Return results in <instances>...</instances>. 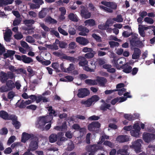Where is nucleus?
<instances>
[{"instance_id": "nucleus-1", "label": "nucleus", "mask_w": 155, "mask_h": 155, "mask_svg": "<svg viewBox=\"0 0 155 155\" xmlns=\"http://www.w3.org/2000/svg\"><path fill=\"white\" fill-rule=\"evenodd\" d=\"M47 108L49 111V115L46 116L40 117L38 118L36 123V126L38 128H41L46 123L50 122L53 119V116L57 115L56 112L53 110L51 107L49 106Z\"/></svg>"}, {"instance_id": "nucleus-2", "label": "nucleus", "mask_w": 155, "mask_h": 155, "mask_svg": "<svg viewBox=\"0 0 155 155\" xmlns=\"http://www.w3.org/2000/svg\"><path fill=\"white\" fill-rule=\"evenodd\" d=\"M100 97L99 96L97 95H94L90 98L87 99L86 101H82L81 102V103L83 104L85 107H90L93 104H94L95 102L98 101Z\"/></svg>"}, {"instance_id": "nucleus-3", "label": "nucleus", "mask_w": 155, "mask_h": 155, "mask_svg": "<svg viewBox=\"0 0 155 155\" xmlns=\"http://www.w3.org/2000/svg\"><path fill=\"white\" fill-rule=\"evenodd\" d=\"M133 130L130 131V134L133 137H139L141 133V128L139 126V123L136 122L133 126Z\"/></svg>"}, {"instance_id": "nucleus-4", "label": "nucleus", "mask_w": 155, "mask_h": 155, "mask_svg": "<svg viewBox=\"0 0 155 155\" xmlns=\"http://www.w3.org/2000/svg\"><path fill=\"white\" fill-rule=\"evenodd\" d=\"M88 61L84 57L81 58V60L79 62V66L82 67L84 70L89 71L93 72L95 69L94 66L93 68L91 69L88 67Z\"/></svg>"}, {"instance_id": "nucleus-5", "label": "nucleus", "mask_w": 155, "mask_h": 155, "mask_svg": "<svg viewBox=\"0 0 155 155\" xmlns=\"http://www.w3.org/2000/svg\"><path fill=\"white\" fill-rule=\"evenodd\" d=\"M125 61V59L124 58L119 59L115 58L113 59L112 62L114 66L116 67L117 69H120L123 67L124 65H123V64L124 63Z\"/></svg>"}, {"instance_id": "nucleus-6", "label": "nucleus", "mask_w": 155, "mask_h": 155, "mask_svg": "<svg viewBox=\"0 0 155 155\" xmlns=\"http://www.w3.org/2000/svg\"><path fill=\"white\" fill-rule=\"evenodd\" d=\"M38 139L36 137H34L32 139L28 148L29 150L33 151L37 149L38 147Z\"/></svg>"}, {"instance_id": "nucleus-7", "label": "nucleus", "mask_w": 155, "mask_h": 155, "mask_svg": "<svg viewBox=\"0 0 155 155\" xmlns=\"http://www.w3.org/2000/svg\"><path fill=\"white\" fill-rule=\"evenodd\" d=\"M142 143V140L140 139L137 140L132 143L131 147L135 149L136 153H138L140 152Z\"/></svg>"}, {"instance_id": "nucleus-8", "label": "nucleus", "mask_w": 155, "mask_h": 155, "mask_svg": "<svg viewBox=\"0 0 155 155\" xmlns=\"http://www.w3.org/2000/svg\"><path fill=\"white\" fill-rule=\"evenodd\" d=\"M90 94L89 91L86 88L79 89L78 90V96L79 98H83Z\"/></svg>"}, {"instance_id": "nucleus-9", "label": "nucleus", "mask_w": 155, "mask_h": 155, "mask_svg": "<svg viewBox=\"0 0 155 155\" xmlns=\"http://www.w3.org/2000/svg\"><path fill=\"white\" fill-rule=\"evenodd\" d=\"M143 139L145 142L148 143L155 139V135L145 133L143 134Z\"/></svg>"}, {"instance_id": "nucleus-10", "label": "nucleus", "mask_w": 155, "mask_h": 155, "mask_svg": "<svg viewBox=\"0 0 155 155\" xmlns=\"http://www.w3.org/2000/svg\"><path fill=\"white\" fill-rule=\"evenodd\" d=\"M79 31V34L82 36H86L89 31V30L87 28L81 26L78 27Z\"/></svg>"}, {"instance_id": "nucleus-11", "label": "nucleus", "mask_w": 155, "mask_h": 155, "mask_svg": "<svg viewBox=\"0 0 155 155\" xmlns=\"http://www.w3.org/2000/svg\"><path fill=\"white\" fill-rule=\"evenodd\" d=\"M33 137V135L32 134L24 132L22 134L21 141L22 142L25 143L27 141Z\"/></svg>"}, {"instance_id": "nucleus-12", "label": "nucleus", "mask_w": 155, "mask_h": 155, "mask_svg": "<svg viewBox=\"0 0 155 155\" xmlns=\"http://www.w3.org/2000/svg\"><path fill=\"white\" fill-rule=\"evenodd\" d=\"M101 3L105 6L110 8L113 9H116L117 7V4L113 2L102 1L101 2Z\"/></svg>"}, {"instance_id": "nucleus-13", "label": "nucleus", "mask_w": 155, "mask_h": 155, "mask_svg": "<svg viewBox=\"0 0 155 155\" xmlns=\"http://www.w3.org/2000/svg\"><path fill=\"white\" fill-rule=\"evenodd\" d=\"M100 127V124L98 122H94L92 123L88 126V130L90 131H93L96 128H99Z\"/></svg>"}, {"instance_id": "nucleus-14", "label": "nucleus", "mask_w": 155, "mask_h": 155, "mask_svg": "<svg viewBox=\"0 0 155 155\" xmlns=\"http://www.w3.org/2000/svg\"><path fill=\"white\" fill-rule=\"evenodd\" d=\"M76 41L79 44L83 45H85L89 43V41L87 39L81 37L77 38H76Z\"/></svg>"}, {"instance_id": "nucleus-15", "label": "nucleus", "mask_w": 155, "mask_h": 155, "mask_svg": "<svg viewBox=\"0 0 155 155\" xmlns=\"http://www.w3.org/2000/svg\"><path fill=\"white\" fill-rule=\"evenodd\" d=\"M129 138L127 136L120 135L116 139V141L119 143H123L129 140Z\"/></svg>"}, {"instance_id": "nucleus-16", "label": "nucleus", "mask_w": 155, "mask_h": 155, "mask_svg": "<svg viewBox=\"0 0 155 155\" xmlns=\"http://www.w3.org/2000/svg\"><path fill=\"white\" fill-rule=\"evenodd\" d=\"M33 2L36 4H31L30 7L32 8H38L40 7V5H41L44 3V2L42 0H33Z\"/></svg>"}, {"instance_id": "nucleus-17", "label": "nucleus", "mask_w": 155, "mask_h": 155, "mask_svg": "<svg viewBox=\"0 0 155 155\" xmlns=\"http://www.w3.org/2000/svg\"><path fill=\"white\" fill-rule=\"evenodd\" d=\"M98 143L97 145H92L91 147V151L95 153L99 150L104 151V150L103 147L100 145Z\"/></svg>"}, {"instance_id": "nucleus-18", "label": "nucleus", "mask_w": 155, "mask_h": 155, "mask_svg": "<svg viewBox=\"0 0 155 155\" xmlns=\"http://www.w3.org/2000/svg\"><path fill=\"white\" fill-rule=\"evenodd\" d=\"M114 18H113L108 19L106 21L105 24L107 28V32H111L112 30L110 28H109V27L110 26L114 23Z\"/></svg>"}, {"instance_id": "nucleus-19", "label": "nucleus", "mask_w": 155, "mask_h": 155, "mask_svg": "<svg viewBox=\"0 0 155 155\" xmlns=\"http://www.w3.org/2000/svg\"><path fill=\"white\" fill-rule=\"evenodd\" d=\"M81 14L82 17L86 19L89 18L91 16L90 13L88 12L86 10L82 9L81 10Z\"/></svg>"}, {"instance_id": "nucleus-20", "label": "nucleus", "mask_w": 155, "mask_h": 155, "mask_svg": "<svg viewBox=\"0 0 155 155\" xmlns=\"http://www.w3.org/2000/svg\"><path fill=\"white\" fill-rule=\"evenodd\" d=\"M95 81H97V84H98L101 86H104L107 81L105 78L99 77H97Z\"/></svg>"}, {"instance_id": "nucleus-21", "label": "nucleus", "mask_w": 155, "mask_h": 155, "mask_svg": "<svg viewBox=\"0 0 155 155\" xmlns=\"http://www.w3.org/2000/svg\"><path fill=\"white\" fill-rule=\"evenodd\" d=\"M128 149V147L127 146H125L122 149L119 150L117 151V153L121 154V155H127V150Z\"/></svg>"}, {"instance_id": "nucleus-22", "label": "nucleus", "mask_w": 155, "mask_h": 155, "mask_svg": "<svg viewBox=\"0 0 155 155\" xmlns=\"http://www.w3.org/2000/svg\"><path fill=\"white\" fill-rule=\"evenodd\" d=\"M140 54V50L137 48H135L134 53L133 54L132 58L133 59H137L139 58Z\"/></svg>"}, {"instance_id": "nucleus-23", "label": "nucleus", "mask_w": 155, "mask_h": 155, "mask_svg": "<svg viewBox=\"0 0 155 155\" xmlns=\"http://www.w3.org/2000/svg\"><path fill=\"white\" fill-rule=\"evenodd\" d=\"M12 34V31L11 30L8 29L6 30L4 35V38L5 40L7 41H9Z\"/></svg>"}, {"instance_id": "nucleus-24", "label": "nucleus", "mask_w": 155, "mask_h": 155, "mask_svg": "<svg viewBox=\"0 0 155 155\" xmlns=\"http://www.w3.org/2000/svg\"><path fill=\"white\" fill-rule=\"evenodd\" d=\"M126 100V98L123 97H118L113 100L111 101V103L113 105L115 104L117 102H122L125 101Z\"/></svg>"}, {"instance_id": "nucleus-25", "label": "nucleus", "mask_w": 155, "mask_h": 155, "mask_svg": "<svg viewBox=\"0 0 155 155\" xmlns=\"http://www.w3.org/2000/svg\"><path fill=\"white\" fill-rule=\"evenodd\" d=\"M85 25L86 26H92L96 25L94 20L93 19L87 20L84 21Z\"/></svg>"}, {"instance_id": "nucleus-26", "label": "nucleus", "mask_w": 155, "mask_h": 155, "mask_svg": "<svg viewBox=\"0 0 155 155\" xmlns=\"http://www.w3.org/2000/svg\"><path fill=\"white\" fill-rule=\"evenodd\" d=\"M0 116L1 118L5 120L9 119L11 118L9 116L7 113L3 110L0 111Z\"/></svg>"}, {"instance_id": "nucleus-27", "label": "nucleus", "mask_w": 155, "mask_h": 155, "mask_svg": "<svg viewBox=\"0 0 155 155\" xmlns=\"http://www.w3.org/2000/svg\"><path fill=\"white\" fill-rule=\"evenodd\" d=\"M0 79L3 83L8 79V74L3 72L0 73Z\"/></svg>"}, {"instance_id": "nucleus-28", "label": "nucleus", "mask_w": 155, "mask_h": 155, "mask_svg": "<svg viewBox=\"0 0 155 155\" xmlns=\"http://www.w3.org/2000/svg\"><path fill=\"white\" fill-rule=\"evenodd\" d=\"M7 87L9 90H12L15 87V85L14 83L11 80L8 81L6 83Z\"/></svg>"}, {"instance_id": "nucleus-29", "label": "nucleus", "mask_w": 155, "mask_h": 155, "mask_svg": "<svg viewBox=\"0 0 155 155\" xmlns=\"http://www.w3.org/2000/svg\"><path fill=\"white\" fill-rule=\"evenodd\" d=\"M22 61L25 63L29 64L33 61V60L31 58L25 55H22Z\"/></svg>"}, {"instance_id": "nucleus-30", "label": "nucleus", "mask_w": 155, "mask_h": 155, "mask_svg": "<svg viewBox=\"0 0 155 155\" xmlns=\"http://www.w3.org/2000/svg\"><path fill=\"white\" fill-rule=\"evenodd\" d=\"M14 0H0V6L12 4Z\"/></svg>"}, {"instance_id": "nucleus-31", "label": "nucleus", "mask_w": 155, "mask_h": 155, "mask_svg": "<svg viewBox=\"0 0 155 155\" xmlns=\"http://www.w3.org/2000/svg\"><path fill=\"white\" fill-rule=\"evenodd\" d=\"M121 68L123 69V71L127 73L130 72L132 70V67L130 66H128L127 63L124 65Z\"/></svg>"}, {"instance_id": "nucleus-32", "label": "nucleus", "mask_w": 155, "mask_h": 155, "mask_svg": "<svg viewBox=\"0 0 155 155\" xmlns=\"http://www.w3.org/2000/svg\"><path fill=\"white\" fill-rule=\"evenodd\" d=\"M85 118L84 116L80 115H78L76 116H74L71 118V120L74 121L75 122H78V119L84 120Z\"/></svg>"}, {"instance_id": "nucleus-33", "label": "nucleus", "mask_w": 155, "mask_h": 155, "mask_svg": "<svg viewBox=\"0 0 155 155\" xmlns=\"http://www.w3.org/2000/svg\"><path fill=\"white\" fill-rule=\"evenodd\" d=\"M16 106L20 108H24L26 107L25 101L18 100L16 104Z\"/></svg>"}, {"instance_id": "nucleus-34", "label": "nucleus", "mask_w": 155, "mask_h": 155, "mask_svg": "<svg viewBox=\"0 0 155 155\" xmlns=\"http://www.w3.org/2000/svg\"><path fill=\"white\" fill-rule=\"evenodd\" d=\"M36 101L37 103H38L43 100V102H46L47 101V99L45 97H42L41 95H38L36 96Z\"/></svg>"}, {"instance_id": "nucleus-35", "label": "nucleus", "mask_w": 155, "mask_h": 155, "mask_svg": "<svg viewBox=\"0 0 155 155\" xmlns=\"http://www.w3.org/2000/svg\"><path fill=\"white\" fill-rule=\"evenodd\" d=\"M48 12V10L47 8H44L39 13V17L40 18L44 17Z\"/></svg>"}, {"instance_id": "nucleus-36", "label": "nucleus", "mask_w": 155, "mask_h": 155, "mask_svg": "<svg viewBox=\"0 0 155 155\" xmlns=\"http://www.w3.org/2000/svg\"><path fill=\"white\" fill-rule=\"evenodd\" d=\"M55 129L57 130L61 131L65 130L67 129L66 123H63L62 127L56 126L55 127Z\"/></svg>"}, {"instance_id": "nucleus-37", "label": "nucleus", "mask_w": 155, "mask_h": 155, "mask_svg": "<svg viewBox=\"0 0 155 155\" xmlns=\"http://www.w3.org/2000/svg\"><path fill=\"white\" fill-rule=\"evenodd\" d=\"M58 135L59 137H61V138L60 139V141H58L57 142V144L59 145H60L61 144V142L65 141L67 140V139L64 137H61L64 135V134L60 132L58 134Z\"/></svg>"}, {"instance_id": "nucleus-38", "label": "nucleus", "mask_w": 155, "mask_h": 155, "mask_svg": "<svg viewBox=\"0 0 155 155\" xmlns=\"http://www.w3.org/2000/svg\"><path fill=\"white\" fill-rule=\"evenodd\" d=\"M68 17L72 21H77L78 20L77 16L73 13H70L68 15Z\"/></svg>"}, {"instance_id": "nucleus-39", "label": "nucleus", "mask_w": 155, "mask_h": 155, "mask_svg": "<svg viewBox=\"0 0 155 155\" xmlns=\"http://www.w3.org/2000/svg\"><path fill=\"white\" fill-rule=\"evenodd\" d=\"M57 136L56 134H52L49 137V141L51 143H54L57 140Z\"/></svg>"}, {"instance_id": "nucleus-40", "label": "nucleus", "mask_w": 155, "mask_h": 155, "mask_svg": "<svg viewBox=\"0 0 155 155\" xmlns=\"http://www.w3.org/2000/svg\"><path fill=\"white\" fill-rule=\"evenodd\" d=\"M15 53V52L13 51L8 50L7 51L6 53L4 54V57L5 58H6L7 57L13 55Z\"/></svg>"}, {"instance_id": "nucleus-41", "label": "nucleus", "mask_w": 155, "mask_h": 155, "mask_svg": "<svg viewBox=\"0 0 155 155\" xmlns=\"http://www.w3.org/2000/svg\"><path fill=\"white\" fill-rule=\"evenodd\" d=\"M72 128L73 129L75 130H80V132L81 131L85 132V128H80V126L77 124H74L72 126Z\"/></svg>"}, {"instance_id": "nucleus-42", "label": "nucleus", "mask_w": 155, "mask_h": 155, "mask_svg": "<svg viewBox=\"0 0 155 155\" xmlns=\"http://www.w3.org/2000/svg\"><path fill=\"white\" fill-rule=\"evenodd\" d=\"M144 21L149 24H152L154 22L153 19L149 17H146L144 18Z\"/></svg>"}, {"instance_id": "nucleus-43", "label": "nucleus", "mask_w": 155, "mask_h": 155, "mask_svg": "<svg viewBox=\"0 0 155 155\" xmlns=\"http://www.w3.org/2000/svg\"><path fill=\"white\" fill-rule=\"evenodd\" d=\"M85 82L90 85H95L97 84V81L95 80L87 79L85 81Z\"/></svg>"}, {"instance_id": "nucleus-44", "label": "nucleus", "mask_w": 155, "mask_h": 155, "mask_svg": "<svg viewBox=\"0 0 155 155\" xmlns=\"http://www.w3.org/2000/svg\"><path fill=\"white\" fill-rule=\"evenodd\" d=\"M99 7L101 9L103 10L106 12H112L113 11L112 9L108 8L103 5H100Z\"/></svg>"}, {"instance_id": "nucleus-45", "label": "nucleus", "mask_w": 155, "mask_h": 155, "mask_svg": "<svg viewBox=\"0 0 155 155\" xmlns=\"http://www.w3.org/2000/svg\"><path fill=\"white\" fill-rule=\"evenodd\" d=\"M52 67L54 68L56 71L59 72L60 71L58 70L59 68V64L56 62L53 63L52 64Z\"/></svg>"}, {"instance_id": "nucleus-46", "label": "nucleus", "mask_w": 155, "mask_h": 155, "mask_svg": "<svg viewBox=\"0 0 155 155\" xmlns=\"http://www.w3.org/2000/svg\"><path fill=\"white\" fill-rule=\"evenodd\" d=\"M109 137L106 135H103L100 138L101 140L99 142V144H101L104 141L105 139H108Z\"/></svg>"}, {"instance_id": "nucleus-47", "label": "nucleus", "mask_w": 155, "mask_h": 155, "mask_svg": "<svg viewBox=\"0 0 155 155\" xmlns=\"http://www.w3.org/2000/svg\"><path fill=\"white\" fill-rule=\"evenodd\" d=\"M114 21H116L118 22H121L123 21V19L122 16L120 15H117L116 18H113Z\"/></svg>"}, {"instance_id": "nucleus-48", "label": "nucleus", "mask_w": 155, "mask_h": 155, "mask_svg": "<svg viewBox=\"0 0 155 155\" xmlns=\"http://www.w3.org/2000/svg\"><path fill=\"white\" fill-rule=\"evenodd\" d=\"M124 117L125 119L129 120H133V115L131 114H124Z\"/></svg>"}, {"instance_id": "nucleus-49", "label": "nucleus", "mask_w": 155, "mask_h": 155, "mask_svg": "<svg viewBox=\"0 0 155 155\" xmlns=\"http://www.w3.org/2000/svg\"><path fill=\"white\" fill-rule=\"evenodd\" d=\"M95 54V52H94V53L90 52L87 53L85 54L84 55V58L88 59L91 58L94 56V55Z\"/></svg>"}, {"instance_id": "nucleus-50", "label": "nucleus", "mask_w": 155, "mask_h": 155, "mask_svg": "<svg viewBox=\"0 0 155 155\" xmlns=\"http://www.w3.org/2000/svg\"><path fill=\"white\" fill-rule=\"evenodd\" d=\"M8 132V130L5 127L3 128L0 130V134L2 135H6Z\"/></svg>"}, {"instance_id": "nucleus-51", "label": "nucleus", "mask_w": 155, "mask_h": 155, "mask_svg": "<svg viewBox=\"0 0 155 155\" xmlns=\"http://www.w3.org/2000/svg\"><path fill=\"white\" fill-rule=\"evenodd\" d=\"M46 21L49 23H55L57 22V21L51 17H48L46 19Z\"/></svg>"}, {"instance_id": "nucleus-52", "label": "nucleus", "mask_w": 155, "mask_h": 155, "mask_svg": "<svg viewBox=\"0 0 155 155\" xmlns=\"http://www.w3.org/2000/svg\"><path fill=\"white\" fill-rule=\"evenodd\" d=\"M12 122L15 128L17 129H19L21 125L20 123L16 120H14Z\"/></svg>"}, {"instance_id": "nucleus-53", "label": "nucleus", "mask_w": 155, "mask_h": 155, "mask_svg": "<svg viewBox=\"0 0 155 155\" xmlns=\"http://www.w3.org/2000/svg\"><path fill=\"white\" fill-rule=\"evenodd\" d=\"M92 37L94 38L97 41L101 42V37L95 34H93L92 35Z\"/></svg>"}, {"instance_id": "nucleus-54", "label": "nucleus", "mask_w": 155, "mask_h": 155, "mask_svg": "<svg viewBox=\"0 0 155 155\" xmlns=\"http://www.w3.org/2000/svg\"><path fill=\"white\" fill-rule=\"evenodd\" d=\"M15 96V93L13 91H11L8 92V97L9 99H12Z\"/></svg>"}, {"instance_id": "nucleus-55", "label": "nucleus", "mask_w": 155, "mask_h": 155, "mask_svg": "<svg viewBox=\"0 0 155 155\" xmlns=\"http://www.w3.org/2000/svg\"><path fill=\"white\" fill-rule=\"evenodd\" d=\"M109 43L111 48L114 47L115 46H118L119 45V43L118 42L114 41H109Z\"/></svg>"}, {"instance_id": "nucleus-56", "label": "nucleus", "mask_w": 155, "mask_h": 155, "mask_svg": "<svg viewBox=\"0 0 155 155\" xmlns=\"http://www.w3.org/2000/svg\"><path fill=\"white\" fill-rule=\"evenodd\" d=\"M116 91H118V94L121 96L123 94H124V92L126 91V89L125 88H122L120 89H117Z\"/></svg>"}, {"instance_id": "nucleus-57", "label": "nucleus", "mask_w": 155, "mask_h": 155, "mask_svg": "<svg viewBox=\"0 0 155 155\" xmlns=\"http://www.w3.org/2000/svg\"><path fill=\"white\" fill-rule=\"evenodd\" d=\"M26 39L27 42L30 43H32L35 42L34 39L31 36H27Z\"/></svg>"}, {"instance_id": "nucleus-58", "label": "nucleus", "mask_w": 155, "mask_h": 155, "mask_svg": "<svg viewBox=\"0 0 155 155\" xmlns=\"http://www.w3.org/2000/svg\"><path fill=\"white\" fill-rule=\"evenodd\" d=\"M104 144L106 146H107L111 148L113 147L114 146V144L110 142L107 140L104 142Z\"/></svg>"}, {"instance_id": "nucleus-59", "label": "nucleus", "mask_w": 155, "mask_h": 155, "mask_svg": "<svg viewBox=\"0 0 155 155\" xmlns=\"http://www.w3.org/2000/svg\"><path fill=\"white\" fill-rule=\"evenodd\" d=\"M15 140V137L14 136H12L11 137L7 142V144L8 145L12 143H13Z\"/></svg>"}, {"instance_id": "nucleus-60", "label": "nucleus", "mask_w": 155, "mask_h": 155, "mask_svg": "<svg viewBox=\"0 0 155 155\" xmlns=\"http://www.w3.org/2000/svg\"><path fill=\"white\" fill-rule=\"evenodd\" d=\"M15 38L17 39H21L23 37V35L20 33H18L14 36Z\"/></svg>"}, {"instance_id": "nucleus-61", "label": "nucleus", "mask_w": 155, "mask_h": 155, "mask_svg": "<svg viewBox=\"0 0 155 155\" xmlns=\"http://www.w3.org/2000/svg\"><path fill=\"white\" fill-rule=\"evenodd\" d=\"M147 15V12L144 11H140L139 14V15L140 17L143 18L144 17L146 16Z\"/></svg>"}, {"instance_id": "nucleus-62", "label": "nucleus", "mask_w": 155, "mask_h": 155, "mask_svg": "<svg viewBox=\"0 0 155 155\" xmlns=\"http://www.w3.org/2000/svg\"><path fill=\"white\" fill-rule=\"evenodd\" d=\"M131 33V30L129 31V32L125 31L122 33L123 36L125 37H128Z\"/></svg>"}, {"instance_id": "nucleus-63", "label": "nucleus", "mask_w": 155, "mask_h": 155, "mask_svg": "<svg viewBox=\"0 0 155 155\" xmlns=\"http://www.w3.org/2000/svg\"><path fill=\"white\" fill-rule=\"evenodd\" d=\"M58 30L59 32L64 35H68V33L65 31L64 30H63L60 27H59L58 28Z\"/></svg>"}, {"instance_id": "nucleus-64", "label": "nucleus", "mask_w": 155, "mask_h": 155, "mask_svg": "<svg viewBox=\"0 0 155 155\" xmlns=\"http://www.w3.org/2000/svg\"><path fill=\"white\" fill-rule=\"evenodd\" d=\"M74 148V145L72 142H70L68 144V149L69 150H71Z\"/></svg>"}]
</instances>
